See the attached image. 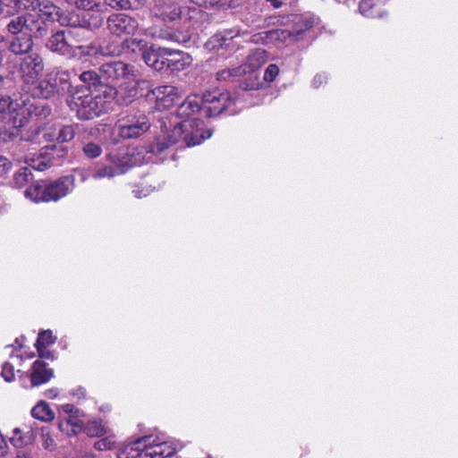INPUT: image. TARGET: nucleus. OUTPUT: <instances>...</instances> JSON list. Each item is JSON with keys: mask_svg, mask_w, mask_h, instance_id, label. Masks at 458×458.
<instances>
[{"mask_svg": "<svg viewBox=\"0 0 458 458\" xmlns=\"http://www.w3.org/2000/svg\"><path fill=\"white\" fill-rule=\"evenodd\" d=\"M100 72L112 82L129 80L136 76L134 66L122 61L105 63L101 65Z\"/></svg>", "mask_w": 458, "mask_h": 458, "instance_id": "obj_14", "label": "nucleus"}, {"mask_svg": "<svg viewBox=\"0 0 458 458\" xmlns=\"http://www.w3.org/2000/svg\"><path fill=\"white\" fill-rule=\"evenodd\" d=\"M2 81H3V78H2V76L0 75V84L2 83Z\"/></svg>", "mask_w": 458, "mask_h": 458, "instance_id": "obj_63", "label": "nucleus"}, {"mask_svg": "<svg viewBox=\"0 0 458 458\" xmlns=\"http://www.w3.org/2000/svg\"><path fill=\"white\" fill-rule=\"evenodd\" d=\"M64 411L68 413L69 415L73 411V405L72 404H65L64 405Z\"/></svg>", "mask_w": 458, "mask_h": 458, "instance_id": "obj_58", "label": "nucleus"}, {"mask_svg": "<svg viewBox=\"0 0 458 458\" xmlns=\"http://www.w3.org/2000/svg\"><path fill=\"white\" fill-rule=\"evenodd\" d=\"M102 147L93 141L86 142L82 146L83 155L90 159L98 157L102 154Z\"/></svg>", "mask_w": 458, "mask_h": 458, "instance_id": "obj_43", "label": "nucleus"}, {"mask_svg": "<svg viewBox=\"0 0 458 458\" xmlns=\"http://www.w3.org/2000/svg\"><path fill=\"white\" fill-rule=\"evenodd\" d=\"M39 360H42V359H47V360H54L55 355L52 352L47 350V347H38L37 348Z\"/></svg>", "mask_w": 458, "mask_h": 458, "instance_id": "obj_53", "label": "nucleus"}, {"mask_svg": "<svg viewBox=\"0 0 458 458\" xmlns=\"http://www.w3.org/2000/svg\"><path fill=\"white\" fill-rule=\"evenodd\" d=\"M31 416L41 421H51L55 418V412L45 401H39L31 410Z\"/></svg>", "mask_w": 458, "mask_h": 458, "instance_id": "obj_33", "label": "nucleus"}, {"mask_svg": "<svg viewBox=\"0 0 458 458\" xmlns=\"http://www.w3.org/2000/svg\"><path fill=\"white\" fill-rule=\"evenodd\" d=\"M37 8H39L38 12L30 11L32 13H38L40 15V19L46 23V21H57L62 26H67L71 27V24H74V22L72 21V13H64L60 7L54 4L53 3H47L41 5V3L39 2V6Z\"/></svg>", "mask_w": 458, "mask_h": 458, "instance_id": "obj_16", "label": "nucleus"}, {"mask_svg": "<svg viewBox=\"0 0 458 458\" xmlns=\"http://www.w3.org/2000/svg\"><path fill=\"white\" fill-rule=\"evenodd\" d=\"M12 162L5 157L0 156V177L4 176L12 168Z\"/></svg>", "mask_w": 458, "mask_h": 458, "instance_id": "obj_51", "label": "nucleus"}, {"mask_svg": "<svg viewBox=\"0 0 458 458\" xmlns=\"http://www.w3.org/2000/svg\"><path fill=\"white\" fill-rule=\"evenodd\" d=\"M48 364L41 360H35L30 369L26 372V377L30 380V386L21 379L24 388H33L47 384L54 377V370L47 367Z\"/></svg>", "mask_w": 458, "mask_h": 458, "instance_id": "obj_15", "label": "nucleus"}, {"mask_svg": "<svg viewBox=\"0 0 458 458\" xmlns=\"http://www.w3.org/2000/svg\"><path fill=\"white\" fill-rule=\"evenodd\" d=\"M76 53L77 56H98L101 55V47L94 42H91L88 45H83L81 43L76 44Z\"/></svg>", "mask_w": 458, "mask_h": 458, "instance_id": "obj_37", "label": "nucleus"}, {"mask_svg": "<svg viewBox=\"0 0 458 458\" xmlns=\"http://www.w3.org/2000/svg\"><path fill=\"white\" fill-rule=\"evenodd\" d=\"M55 341V337L53 335L51 330H44L38 334L36 348L47 347V345L53 344Z\"/></svg>", "mask_w": 458, "mask_h": 458, "instance_id": "obj_45", "label": "nucleus"}, {"mask_svg": "<svg viewBox=\"0 0 458 458\" xmlns=\"http://www.w3.org/2000/svg\"><path fill=\"white\" fill-rule=\"evenodd\" d=\"M116 175H119V173L113 164L99 167L91 174L93 179L112 178Z\"/></svg>", "mask_w": 458, "mask_h": 458, "instance_id": "obj_42", "label": "nucleus"}, {"mask_svg": "<svg viewBox=\"0 0 458 458\" xmlns=\"http://www.w3.org/2000/svg\"><path fill=\"white\" fill-rule=\"evenodd\" d=\"M122 54H125L131 57L143 55L148 48V41L143 38L133 37L126 38L122 43Z\"/></svg>", "mask_w": 458, "mask_h": 458, "instance_id": "obj_26", "label": "nucleus"}, {"mask_svg": "<svg viewBox=\"0 0 458 458\" xmlns=\"http://www.w3.org/2000/svg\"><path fill=\"white\" fill-rule=\"evenodd\" d=\"M58 389L57 388H51L45 391L44 394L46 397L49 399H54L58 395Z\"/></svg>", "mask_w": 458, "mask_h": 458, "instance_id": "obj_56", "label": "nucleus"}, {"mask_svg": "<svg viewBox=\"0 0 458 458\" xmlns=\"http://www.w3.org/2000/svg\"><path fill=\"white\" fill-rule=\"evenodd\" d=\"M66 2L82 10H98L100 7L99 0H66Z\"/></svg>", "mask_w": 458, "mask_h": 458, "instance_id": "obj_44", "label": "nucleus"}, {"mask_svg": "<svg viewBox=\"0 0 458 458\" xmlns=\"http://www.w3.org/2000/svg\"><path fill=\"white\" fill-rule=\"evenodd\" d=\"M267 2L271 3V4L275 8H279L283 5V2L281 0H267Z\"/></svg>", "mask_w": 458, "mask_h": 458, "instance_id": "obj_57", "label": "nucleus"}, {"mask_svg": "<svg viewBox=\"0 0 458 458\" xmlns=\"http://www.w3.org/2000/svg\"><path fill=\"white\" fill-rule=\"evenodd\" d=\"M200 102V97L198 95L187 97L185 100L177 107V116L184 118V120H188L187 118L191 114H194L197 112H201Z\"/></svg>", "mask_w": 458, "mask_h": 458, "instance_id": "obj_29", "label": "nucleus"}, {"mask_svg": "<svg viewBox=\"0 0 458 458\" xmlns=\"http://www.w3.org/2000/svg\"><path fill=\"white\" fill-rule=\"evenodd\" d=\"M66 420L69 422V426L71 427V431L72 434L76 435L78 432L83 429L84 422L78 417L70 414L66 418Z\"/></svg>", "mask_w": 458, "mask_h": 458, "instance_id": "obj_48", "label": "nucleus"}, {"mask_svg": "<svg viewBox=\"0 0 458 458\" xmlns=\"http://www.w3.org/2000/svg\"><path fill=\"white\" fill-rule=\"evenodd\" d=\"M150 440L145 442V451L142 458H166L173 456L175 448L166 441L161 440L159 437L145 436Z\"/></svg>", "mask_w": 458, "mask_h": 458, "instance_id": "obj_17", "label": "nucleus"}, {"mask_svg": "<svg viewBox=\"0 0 458 458\" xmlns=\"http://www.w3.org/2000/svg\"><path fill=\"white\" fill-rule=\"evenodd\" d=\"M268 59L266 50L262 48L254 49L247 57L245 63L241 65L244 74L254 72L260 69Z\"/></svg>", "mask_w": 458, "mask_h": 458, "instance_id": "obj_24", "label": "nucleus"}, {"mask_svg": "<svg viewBox=\"0 0 458 458\" xmlns=\"http://www.w3.org/2000/svg\"><path fill=\"white\" fill-rule=\"evenodd\" d=\"M2 377L6 382H11L14 378L13 366L9 362H4L2 366Z\"/></svg>", "mask_w": 458, "mask_h": 458, "instance_id": "obj_49", "label": "nucleus"}, {"mask_svg": "<svg viewBox=\"0 0 458 458\" xmlns=\"http://www.w3.org/2000/svg\"><path fill=\"white\" fill-rule=\"evenodd\" d=\"M100 47L101 55L103 56H116L122 54V44L119 46L114 43H110Z\"/></svg>", "mask_w": 458, "mask_h": 458, "instance_id": "obj_46", "label": "nucleus"}, {"mask_svg": "<svg viewBox=\"0 0 458 458\" xmlns=\"http://www.w3.org/2000/svg\"><path fill=\"white\" fill-rule=\"evenodd\" d=\"M79 30H64L53 33L46 42V47L57 55L66 58L77 57L76 44L82 43Z\"/></svg>", "mask_w": 458, "mask_h": 458, "instance_id": "obj_6", "label": "nucleus"}, {"mask_svg": "<svg viewBox=\"0 0 458 458\" xmlns=\"http://www.w3.org/2000/svg\"><path fill=\"white\" fill-rule=\"evenodd\" d=\"M44 61L38 53H29L21 60L18 73L26 84H34L44 71Z\"/></svg>", "mask_w": 458, "mask_h": 458, "instance_id": "obj_12", "label": "nucleus"}, {"mask_svg": "<svg viewBox=\"0 0 458 458\" xmlns=\"http://www.w3.org/2000/svg\"><path fill=\"white\" fill-rule=\"evenodd\" d=\"M147 81H139L138 83H146Z\"/></svg>", "mask_w": 458, "mask_h": 458, "instance_id": "obj_61", "label": "nucleus"}, {"mask_svg": "<svg viewBox=\"0 0 458 458\" xmlns=\"http://www.w3.org/2000/svg\"><path fill=\"white\" fill-rule=\"evenodd\" d=\"M25 111L30 114L34 113L36 116L43 115L44 117H47L51 113L48 106L30 105L27 107L25 100L0 94V118H4L6 115H10L12 119L13 116L20 118L24 116Z\"/></svg>", "mask_w": 458, "mask_h": 458, "instance_id": "obj_7", "label": "nucleus"}, {"mask_svg": "<svg viewBox=\"0 0 458 458\" xmlns=\"http://www.w3.org/2000/svg\"><path fill=\"white\" fill-rule=\"evenodd\" d=\"M383 2L384 0H361L359 4L360 13L367 18H382L386 13Z\"/></svg>", "mask_w": 458, "mask_h": 458, "instance_id": "obj_28", "label": "nucleus"}, {"mask_svg": "<svg viewBox=\"0 0 458 458\" xmlns=\"http://www.w3.org/2000/svg\"><path fill=\"white\" fill-rule=\"evenodd\" d=\"M92 10H84L81 14L72 13L71 24L73 28H83L88 30H96L102 26L103 17L100 13H93Z\"/></svg>", "mask_w": 458, "mask_h": 458, "instance_id": "obj_21", "label": "nucleus"}, {"mask_svg": "<svg viewBox=\"0 0 458 458\" xmlns=\"http://www.w3.org/2000/svg\"><path fill=\"white\" fill-rule=\"evenodd\" d=\"M55 131L56 129H54V131H47L39 126H36L35 128H31L28 131L27 136H22V140L31 141L36 144H40L41 140H39V135L42 134V137L45 140V141L52 142L56 140L57 131Z\"/></svg>", "mask_w": 458, "mask_h": 458, "instance_id": "obj_31", "label": "nucleus"}, {"mask_svg": "<svg viewBox=\"0 0 458 458\" xmlns=\"http://www.w3.org/2000/svg\"><path fill=\"white\" fill-rule=\"evenodd\" d=\"M199 119L182 120L164 135L157 137L146 148H142L146 155L149 154L146 159L155 162L154 157L174 145L179 144L180 148H185L200 144L211 136V132L205 131Z\"/></svg>", "mask_w": 458, "mask_h": 458, "instance_id": "obj_1", "label": "nucleus"}, {"mask_svg": "<svg viewBox=\"0 0 458 458\" xmlns=\"http://www.w3.org/2000/svg\"><path fill=\"white\" fill-rule=\"evenodd\" d=\"M70 92L67 103L80 120H91L99 116L106 110V104L111 98V94H93L89 89H76Z\"/></svg>", "mask_w": 458, "mask_h": 458, "instance_id": "obj_3", "label": "nucleus"}, {"mask_svg": "<svg viewBox=\"0 0 458 458\" xmlns=\"http://www.w3.org/2000/svg\"><path fill=\"white\" fill-rule=\"evenodd\" d=\"M58 428L63 432H66L69 435L72 434L71 429L69 428H70L69 422H67L66 419L62 420L59 421Z\"/></svg>", "mask_w": 458, "mask_h": 458, "instance_id": "obj_55", "label": "nucleus"}, {"mask_svg": "<svg viewBox=\"0 0 458 458\" xmlns=\"http://www.w3.org/2000/svg\"><path fill=\"white\" fill-rule=\"evenodd\" d=\"M279 73V68L276 64H269L265 71L264 80L273 81Z\"/></svg>", "mask_w": 458, "mask_h": 458, "instance_id": "obj_50", "label": "nucleus"}, {"mask_svg": "<svg viewBox=\"0 0 458 458\" xmlns=\"http://www.w3.org/2000/svg\"><path fill=\"white\" fill-rule=\"evenodd\" d=\"M182 13V11L180 5L172 4L163 9H159L158 12L156 13V16L164 21H174L181 18Z\"/></svg>", "mask_w": 458, "mask_h": 458, "instance_id": "obj_35", "label": "nucleus"}, {"mask_svg": "<svg viewBox=\"0 0 458 458\" xmlns=\"http://www.w3.org/2000/svg\"><path fill=\"white\" fill-rule=\"evenodd\" d=\"M146 148L147 146L132 149L121 148L116 153L109 154L107 157L114 165V168H116L119 174H123L134 165H138L142 162H148L146 157H148L149 154L146 155V151L142 150V148Z\"/></svg>", "mask_w": 458, "mask_h": 458, "instance_id": "obj_8", "label": "nucleus"}, {"mask_svg": "<svg viewBox=\"0 0 458 458\" xmlns=\"http://www.w3.org/2000/svg\"><path fill=\"white\" fill-rule=\"evenodd\" d=\"M114 443L108 438H102L95 443L94 447L98 451H104L111 449Z\"/></svg>", "mask_w": 458, "mask_h": 458, "instance_id": "obj_52", "label": "nucleus"}, {"mask_svg": "<svg viewBox=\"0 0 458 458\" xmlns=\"http://www.w3.org/2000/svg\"><path fill=\"white\" fill-rule=\"evenodd\" d=\"M55 146H47L40 149L38 154L25 156V163L34 170L44 171L51 166V158L47 156V150H54Z\"/></svg>", "mask_w": 458, "mask_h": 458, "instance_id": "obj_23", "label": "nucleus"}, {"mask_svg": "<svg viewBox=\"0 0 458 458\" xmlns=\"http://www.w3.org/2000/svg\"><path fill=\"white\" fill-rule=\"evenodd\" d=\"M156 98L158 108L167 109L171 107L179 98L178 89L173 85H163L152 90Z\"/></svg>", "mask_w": 458, "mask_h": 458, "instance_id": "obj_20", "label": "nucleus"}, {"mask_svg": "<svg viewBox=\"0 0 458 458\" xmlns=\"http://www.w3.org/2000/svg\"><path fill=\"white\" fill-rule=\"evenodd\" d=\"M32 440L31 431H28L26 434L22 435L21 431L19 428H16L13 431V437L10 438L11 443L15 447H21L25 445H28Z\"/></svg>", "mask_w": 458, "mask_h": 458, "instance_id": "obj_39", "label": "nucleus"}, {"mask_svg": "<svg viewBox=\"0 0 458 458\" xmlns=\"http://www.w3.org/2000/svg\"><path fill=\"white\" fill-rule=\"evenodd\" d=\"M201 112L207 117H215L227 109L232 103L228 92L220 89L206 91L201 97Z\"/></svg>", "mask_w": 458, "mask_h": 458, "instance_id": "obj_10", "label": "nucleus"}, {"mask_svg": "<svg viewBox=\"0 0 458 458\" xmlns=\"http://www.w3.org/2000/svg\"><path fill=\"white\" fill-rule=\"evenodd\" d=\"M5 7V13L14 16L18 13L34 11L39 6V0H1Z\"/></svg>", "mask_w": 458, "mask_h": 458, "instance_id": "obj_25", "label": "nucleus"}, {"mask_svg": "<svg viewBox=\"0 0 458 458\" xmlns=\"http://www.w3.org/2000/svg\"><path fill=\"white\" fill-rule=\"evenodd\" d=\"M191 56L182 51L166 48L165 57V71L181 72L191 65Z\"/></svg>", "mask_w": 458, "mask_h": 458, "instance_id": "obj_18", "label": "nucleus"}, {"mask_svg": "<svg viewBox=\"0 0 458 458\" xmlns=\"http://www.w3.org/2000/svg\"><path fill=\"white\" fill-rule=\"evenodd\" d=\"M78 124L62 125L57 129L56 141L58 143L70 142L75 137Z\"/></svg>", "mask_w": 458, "mask_h": 458, "instance_id": "obj_36", "label": "nucleus"}, {"mask_svg": "<svg viewBox=\"0 0 458 458\" xmlns=\"http://www.w3.org/2000/svg\"><path fill=\"white\" fill-rule=\"evenodd\" d=\"M245 89H250L251 88H249L248 86L243 87Z\"/></svg>", "mask_w": 458, "mask_h": 458, "instance_id": "obj_62", "label": "nucleus"}, {"mask_svg": "<svg viewBox=\"0 0 458 458\" xmlns=\"http://www.w3.org/2000/svg\"><path fill=\"white\" fill-rule=\"evenodd\" d=\"M326 81H327V76L325 74L319 73V74H317L313 78L312 85L314 86V88H318L323 83H325Z\"/></svg>", "mask_w": 458, "mask_h": 458, "instance_id": "obj_54", "label": "nucleus"}, {"mask_svg": "<svg viewBox=\"0 0 458 458\" xmlns=\"http://www.w3.org/2000/svg\"><path fill=\"white\" fill-rule=\"evenodd\" d=\"M15 458H28L25 454L19 453Z\"/></svg>", "mask_w": 458, "mask_h": 458, "instance_id": "obj_60", "label": "nucleus"}, {"mask_svg": "<svg viewBox=\"0 0 458 458\" xmlns=\"http://www.w3.org/2000/svg\"><path fill=\"white\" fill-rule=\"evenodd\" d=\"M80 81L86 85V88H81L82 89H89L90 91V88L97 87L100 84V77L99 75L92 71H85L80 74Z\"/></svg>", "mask_w": 458, "mask_h": 458, "instance_id": "obj_38", "label": "nucleus"}, {"mask_svg": "<svg viewBox=\"0 0 458 458\" xmlns=\"http://www.w3.org/2000/svg\"><path fill=\"white\" fill-rule=\"evenodd\" d=\"M149 127L150 123L146 115H127L117 121L114 131L121 138L130 140L141 136Z\"/></svg>", "mask_w": 458, "mask_h": 458, "instance_id": "obj_9", "label": "nucleus"}, {"mask_svg": "<svg viewBox=\"0 0 458 458\" xmlns=\"http://www.w3.org/2000/svg\"><path fill=\"white\" fill-rule=\"evenodd\" d=\"M239 35L240 30L238 29L224 30L212 36L206 46L209 50L216 51L222 55H230L238 48L234 38Z\"/></svg>", "mask_w": 458, "mask_h": 458, "instance_id": "obj_11", "label": "nucleus"}, {"mask_svg": "<svg viewBox=\"0 0 458 458\" xmlns=\"http://www.w3.org/2000/svg\"><path fill=\"white\" fill-rule=\"evenodd\" d=\"M148 440H150V438L145 437L144 436L124 445L117 453V458H142V454L145 451L144 444Z\"/></svg>", "mask_w": 458, "mask_h": 458, "instance_id": "obj_27", "label": "nucleus"}, {"mask_svg": "<svg viewBox=\"0 0 458 458\" xmlns=\"http://www.w3.org/2000/svg\"><path fill=\"white\" fill-rule=\"evenodd\" d=\"M33 181V174L29 167H21L14 174L12 181V185L14 188L21 189Z\"/></svg>", "mask_w": 458, "mask_h": 458, "instance_id": "obj_34", "label": "nucleus"}, {"mask_svg": "<svg viewBox=\"0 0 458 458\" xmlns=\"http://www.w3.org/2000/svg\"><path fill=\"white\" fill-rule=\"evenodd\" d=\"M5 12V7L4 6L3 2L0 0V14Z\"/></svg>", "mask_w": 458, "mask_h": 458, "instance_id": "obj_59", "label": "nucleus"}, {"mask_svg": "<svg viewBox=\"0 0 458 458\" xmlns=\"http://www.w3.org/2000/svg\"><path fill=\"white\" fill-rule=\"evenodd\" d=\"M104 4L114 10L131 9V3L130 0H104Z\"/></svg>", "mask_w": 458, "mask_h": 458, "instance_id": "obj_47", "label": "nucleus"}, {"mask_svg": "<svg viewBox=\"0 0 458 458\" xmlns=\"http://www.w3.org/2000/svg\"><path fill=\"white\" fill-rule=\"evenodd\" d=\"M241 65L233 68H226L216 72V80L219 81H229L243 75Z\"/></svg>", "mask_w": 458, "mask_h": 458, "instance_id": "obj_40", "label": "nucleus"}, {"mask_svg": "<svg viewBox=\"0 0 458 458\" xmlns=\"http://www.w3.org/2000/svg\"><path fill=\"white\" fill-rule=\"evenodd\" d=\"M25 116L17 118L13 116V124L0 127V143H7L14 140L20 135V128L24 126Z\"/></svg>", "mask_w": 458, "mask_h": 458, "instance_id": "obj_30", "label": "nucleus"}, {"mask_svg": "<svg viewBox=\"0 0 458 458\" xmlns=\"http://www.w3.org/2000/svg\"><path fill=\"white\" fill-rule=\"evenodd\" d=\"M71 72L66 70L48 73L34 86L32 95L35 98L47 99L66 90L71 91Z\"/></svg>", "mask_w": 458, "mask_h": 458, "instance_id": "obj_5", "label": "nucleus"}, {"mask_svg": "<svg viewBox=\"0 0 458 458\" xmlns=\"http://www.w3.org/2000/svg\"><path fill=\"white\" fill-rule=\"evenodd\" d=\"M73 188V178L64 176L55 182L37 181L24 191L27 199L34 202L57 201L66 196Z\"/></svg>", "mask_w": 458, "mask_h": 458, "instance_id": "obj_4", "label": "nucleus"}, {"mask_svg": "<svg viewBox=\"0 0 458 458\" xmlns=\"http://www.w3.org/2000/svg\"><path fill=\"white\" fill-rule=\"evenodd\" d=\"M84 431L89 437H97L106 434V429L99 420L89 421L87 425L83 427Z\"/></svg>", "mask_w": 458, "mask_h": 458, "instance_id": "obj_41", "label": "nucleus"}, {"mask_svg": "<svg viewBox=\"0 0 458 458\" xmlns=\"http://www.w3.org/2000/svg\"><path fill=\"white\" fill-rule=\"evenodd\" d=\"M5 29L12 36L9 50L15 55L31 53L33 38H44L48 31V27L40 19V15L30 11L13 16Z\"/></svg>", "mask_w": 458, "mask_h": 458, "instance_id": "obj_2", "label": "nucleus"}, {"mask_svg": "<svg viewBox=\"0 0 458 458\" xmlns=\"http://www.w3.org/2000/svg\"><path fill=\"white\" fill-rule=\"evenodd\" d=\"M312 26L311 22L304 21L303 26L300 29L290 30L286 29H277L265 31L266 38L267 41H298L301 38L303 32Z\"/></svg>", "mask_w": 458, "mask_h": 458, "instance_id": "obj_19", "label": "nucleus"}, {"mask_svg": "<svg viewBox=\"0 0 458 458\" xmlns=\"http://www.w3.org/2000/svg\"><path fill=\"white\" fill-rule=\"evenodd\" d=\"M166 47H157L154 45L148 47L143 53L142 59L150 68L162 72L165 71V57Z\"/></svg>", "mask_w": 458, "mask_h": 458, "instance_id": "obj_22", "label": "nucleus"}, {"mask_svg": "<svg viewBox=\"0 0 458 458\" xmlns=\"http://www.w3.org/2000/svg\"><path fill=\"white\" fill-rule=\"evenodd\" d=\"M190 3L205 8H215L217 10H227L234 8L238 3L236 0H189Z\"/></svg>", "mask_w": 458, "mask_h": 458, "instance_id": "obj_32", "label": "nucleus"}, {"mask_svg": "<svg viewBox=\"0 0 458 458\" xmlns=\"http://www.w3.org/2000/svg\"><path fill=\"white\" fill-rule=\"evenodd\" d=\"M108 31L117 37L133 36L139 30V21L126 13L111 14L106 21Z\"/></svg>", "mask_w": 458, "mask_h": 458, "instance_id": "obj_13", "label": "nucleus"}]
</instances>
